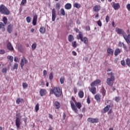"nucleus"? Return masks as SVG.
I'll return each mask as SVG.
<instances>
[{
    "label": "nucleus",
    "instance_id": "obj_1",
    "mask_svg": "<svg viewBox=\"0 0 130 130\" xmlns=\"http://www.w3.org/2000/svg\"><path fill=\"white\" fill-rule=\"evenodd\" d=\"M115 30L117 34H122L123 35V37L125 40L126 43L128 44H130V35H126V33L123 31V29L118 27H116Z\"/></svg>",
    "mask_w": 130,
    "mask_h": 130
},
{
    "label": "nucleus",
    "instance_id": "obj_2",
    "mask_svg": "<svg viewBox=\"0 0 130 130\" xmlns=\"http://www.w3.org/2000/svg\"><path fill=\"white\" fill-rule=\"evenodd\" d=\"M108 75L110 76V78L107 79V84L108 86H113L114 83V80H115V77H114V74L112 72L108 73Z\"/></svg>",
    "mask_w": 130,
    "mask_h": 130
},
{
    "label": "nucleus",
    "instance_id": "obj_3",
    "mask_svg": "<svg viewBox=\"0 0 130 130\" xmlns=\"http://www.w3.org/2000/svg\"><path fill=\"white\" fill-rule=\"evenodd\" d=\"M70 104L72 110H73V111L76 113L78 112V109H81V107H82V104L80 102L75 103V105L74 102L71 101Z\"/></svg>",
    "mask_w": 130,
    "mask_h": 130
},
{
    "label": "nucleus",
    "instance_id": "obj_4",
    "mask_svg": "<svg viewBox=\"0 0 130 130\" xmlns=\"http://www.w3.org/2000/svg\"><path fill=\"white\" fill-rule=\"evenodd\" d=\"M0 13L3 15H10V10L4 5H0Z\"/></svg>",
    "mask_w": 130,
    "mask_h": 130
},
{
    "label": "nucleus",
    "instance_id": "obj_5",
    "mask_svg": "<svg viewBox=\"0 0 130 130\" xmlns=\"http://www.w3.org/2000/svg\"><path fill=\"white\" fill-rule=\"evenodd\" d=\"M52 92L56 97H60L62 93L59 87H54Z\"/></svg>",
    "mask_w": 130,
    "mask_h": 130
},
{
    "label": "nucleus",
    "instance_id": "obj_6",
    "mask_svg": "<svg viewBox=\"0 0 130 130\" xmlns=\"http://www.w3.org/2000/svg\"><path fill=\"white\" fill-rule=\"evenodd\" d=\"M21 117H22L20 115H16L15 124L17 127V128H20L21 124H22V122L21 121Z\"/></svg>",
    "mask_w": 130,
    "mask_h": 130
},
{
    "label": "nucleus",
    "instance_id": "obj_7",
    "mask_svg": "<svg viewBox=\"0 0 130 130\" xmlns=\"http://www.w3.org/2000/svg\"><path fill=\"white\" fill-rule=\"evenodd\" d=\"M26 63H28V60H27V58L23 57L21 59L20 61V67L22 70H23V68H24V66L26 64Z\"/></svg>",
    "mask_w": 130,
    "mask_h": 130
},
{
    "label": "nucleus",
    "instance_id": "obj_8",
    "mask_svg": "<svg viewBox=\"0 0 130 130\" xmlns=\"http://www.w3.org/2000/svg\"><path fill=\"white\" fill-rule=\"evenodd\" d=\"M87 121L91 122V123H97V122H99V119H98V118H88Z\"/></svg>",
    "mask_w": 130,
    "mask_h": 130
},
{
    "label": "nucleus",
    "instance_id": "obj_9",
    "mask_svg": "<svg viewBox=\"0 0 130 130\" xmlns=\"http://www.w3.org/2000/svg\"><path fill=\"white\" fill-rule=\"evenodd\" d=\"M56 13V11H55V9H53L52 11V21H53V22H54V21H55V19L56 18V15H55Z\"/></svg>",
    "mask_w": 130,
    "mask_h": 130
},
{
    "label": "nucleus",
    "instance_id": "obj_10",
    "mask_svg": "<svg viewBox=\"0 0 130 130\" xmlns=\"http://www.w3.org/2000/svg\"><path fill=\"white\" fill-rule=\"evenodd\" d=\"M94 85H91V88H89V91L92 92V94L95 95L96 93L97 89H96V87H94Z\"/></svg>",
    "mask_w": 130,
    "mask_h": 130
},
{
    "label": "nucleus",
    "instance_id": "obj_11",
    "mask_svg": "<svg viewBox=\"0 0 130 130\" xmlns=\"http://www.w3.org/2000/svg\"><path fill=\"white\" fill-rule=\"evenodd\" d=\"M100 83H101V80L97 79L91 83V86H97L98 84H100Z\"/></svg>",
    "mask_w": 130,
    "mask_h": 130
},
{
    "label": "nucleus",
    "instance_id": "obj_12",
    "mask_svg": "<svg viewBox=\"0 0 130 130\" xmlns=\"http://www.w3.org/2000/svg\"><path fill=\"white\" fill-rule=\"evenodd\" d=\"M112 7L113 8V9H114V10H118V9H119L120 8V5H119V4L118 3H113V5H112Z\"/></svg>",
    "mask_w": 130,
    "mask_h": 130
},
{
    "label": "nucleus",
    "instance_id": "obj_13",
    "mask_svg": "<svg viewBox=\"0 0 130 130\" xmlns=\"http://www.w3.org/2000/svg\"><path fill=\"white\" fill-rule=\"evenodd\" d=\"M40 94L41 97H43V96H45L46 94V90L45 89H42L40 90Z\"/></svg>",
    "mask_w": 130,
    "mask_h": 130
},
{
    "label": "nucleus",
    "instance_id": "obj_14",
    "mask_svg": "<svg viewBox=\"0 0 130 130\" xmlns=\"http://www.w3.org/2000/svg\"><path fill=\"white\" fill-rule=\"evenodd\" d=\"M37 15L34 16L32 20V25H34V26H36V24L37 23Z\"/></svg>",
    "mask_w": 130,
    "mask_h": 130
},
{
    "label": "nucleus",
    "instance_id": "obj_15",
    "mask_svg": "<svg viewBox=\"0 0 130 130\" xmlns=\"http://www.w3.org/2000/svg\"><path fill=\"white\" fill-rule=\"evenodd\" d=\"M54 106L56 109H59L60 108V104L58 101H56L54 103Z\"/></svg>",
    "mask_w": 130,
    "mask_h": 130
},
{
    "label": "nucleus",
    "instance_id": "obj_16",
    "mask_svg": "<svg viewBox=\"0 0 130 130\" xmlns=\"http://www.w3.org/2000/svg\"><path fill=\"white\" fill-rule=\"evenodd\" d=\"M100 9H101V7L99 5H96L93 8V10L94 12H99L100 11Z\"/></svg>",
    "mask_w": 130,
    "mask_h": 130
},
{
    "label": "nucleus",
    "instance_id": "obj_17",
    "mask_svg": "<svg viewBox=\"0 0 130 130\" xmlns=\"http://www.w3.org/2000/svg\"><path fill=\"white\" fill-rule=\"evenodd\" d=\"M64 8L66 10H71L72 9V4L70 3H67L64 6Z\"/></svg>",
    "mask_w": 130,
    "mask_h": 130
},
{
    "label": "nucleus",
    "instance_id": "obj_18",
    "mask_svg": "<svg viewBox=\"0 0 130 130\" xmlns=\"http://www.w3.org/2000/svg\"><path fill=\"white\" fill-rule=\"evenodd\" d=\"M7 48L9 50H14V47H13L12 44L10 42H8L7 44Z\"/></svg>",
    "mask_w": 130,
    "mask_h": 130
},
{
    "label": "nucleus",
    "instance_id": "obj_19",
    "mask_svg": "<svg viewBox=\"0 0 130 130\" xmlns=\"http://www.w3.org/2000/svg\"><path fill=\"white\" fill-rule=\"evenodd\" d=\"M94 99L98 101V102H100L101 101V98H100V94H96L94 97Z\"/></svg>",
    "mask_w": 130,
    "mask_h": 130
},
{
    "label": "nucleus",
    "instance_id": "obj_20",
    "mask_svg": "<svg viewBox=\"0 0 130 130\" xmlns=\"http://www.w3.org/2000/svg\"><path fill=\"white\" fill-rule=\"evenodd\" d=\"M7 31L9 33H12V31H13V25L10 24L7 27Z\"/></svg>",
    "mask_w": 130,
    "mask_h": 130
},
{
    "label": "nucleus",
    "instance_id": "obj_21",
    "mask_svg": "<svg viewBox=\"0 0 130 130\" xmlns=\"http://www.w3.org/2000/svg\"><path fill=\"white\" fill-rule=\"evenodd\" d=\"M120 53V49L119 48H117L114 52V55L117 56Z\"/></svg>",
    "mask_w": 130,
    "mask_h": 130
},
{
    "label": "nucleus",
    "instance_id": "obj_22",
    "mask_svg": "<svg viewBox=\"0 0 130 130\" xmlns=\"http://www.w3.org/2000/svg\"><path fill=\"white\" fill-rule=\"evenodd\" d=\"M107 52L108 53H109V54H110L111 55H113L114 51L112 49L108 48L107 49Z\"/></svg>",
    "mask_w": 130,
    "mask_h": 130
},
{
    "label": "nucleus",
    "instance_id": "obj_23",
    "mask_svg": "<svg viewBox=\"0 0 130 130\" xmlns=\"http://www.w3.org/2000/svg\"><path fill=\"white\" fill-rule=\"evenodd\" d=\"M74 36L72 35H70L68 36V41H69V42H72V41H74Z\"/></svg>",
    "mask_w": 130,
    "mask_h": 130
},
{
    "label": "nucleus",
    "instance_id": "obj_24",
    "mask_svg": "<svg viewBox=\"0 0 130 130\" xmlns=\"http://www.w3.org/2000/svg\"><path fill=\"white\" fill-rule=\"evenodd\" d=\"M110 108V106L107 105L106 107L103 109V112L104 113H106L108 110H109V109Z\"/></svg>",
    "mask_w": 130,
    "mask_h": 130
},
{
    "label": "nucleus",
    "instance_id": "obj_25",
    "mask_svg": "<svg viewBox=\"0 0 130 130\" xmlns=\"http://www.w3.org/2000/svg\"><path fill=\"white\" fill-rule=\"evenodd\" d=\"M21 102H24V99L18 98L16 100V104H20Z\"/></svg>",
    "mask_w": 130,
    "mask_h": 130
},
{
    "label": "nucleus",
    "instance_id": "obj_26",
    "mask_svg": "<svg viewBox=\"0 0 130 130\" xmlns=\"http://www.w3.org/2000/svg\"><path fill=\"white\" fill-rule=\"evenodd\" d=\"M81 41H82L83 42H84L85 44H88V38L87 37L83 38Z\"/></svg>",
    "mask_w": 130,
    "mask_h": 130
},
{
    "label": "nucleus",
    "instance_id": "obj_27",
    "mask_svg": "<svg viewBox=\"0 0 130 130\" xmlns=\"http://www.w3.org/2000/svg\"><path fill=\"white\" fill-rule=\"evenodd\" d=\"M40 32L42 34H44V33H45V28L43 26L41 27L40 28Z\"/></svg>",
    "mask_w": 130,
    "mask_h": 130
},
{
    "label": "nucleus",
    "instance_id": "obj_28",
    "mask_svg": "<svg viewBox=\"0 0 130 130\" xmlns=\"http://www.w3.org/2000/svg\"><path fill=\"white\" fill-rule=\"evenodd\" d=\"M60 13L61 16H66V11L63 8H61L60 10Z\"/></svg>",
    "mask_w": 130,
    "mask_h": 130
},
{
    "label": "nucleus",
    "instance_id": "obj_29",
    "mask_svg": "<svg viewBox=\"0 0 130 130\" xmlns=\"http://www.w3.org/2000/svg\"><path fill=\"white\" fill-rule=\"evenodd\" d=\"M79 98H83L84 97V92L83 91H80L78 93Z\"/></svg>",
    "mask_w": 130,
    "mask_h": 130
},
{
    "label": "nucleus",
    "instance_id": "obj_30",
    "mask_svg": "<svg viewBox=\"0 0 130 130\" xmlns=\"http://www.w3.org/2000/svg\"><path fill=\"white\" fill-rule=\"evenodd\" d=\"M83 39V34H82V32H79L78 36H77V39H80V40H82Z\"/></svg>",
    "mask_w": 130,
    "mask_h": 130
},
{
    "label": "nucleus",
    "instance_id": "obj_31",
    "mask_svg": "<svg viewBox=\"0 0 130 130\" xmlns=\"http://www.w3.org/2000/svg\"><path fill=\"white\" fill-rule=\"evenodd\" d=\"M73 6L74 8H76V9H80L81 8V5L78 3H75Z\"/></svg>",
    "mask_w": 130,
    "mask_h": 130
},
{
    "label": "nucleus",
    "instance_id": "obj_32",
    "mask_svg": "<svg viewBox=\"0 0 130 130\" xmlns=\"http://www.w3.org/2000/svg\"><path fill=\"white\" fill-rule=\"evenodd\" d=\"M18 50L20 52H23L24 50L23 49V47L22 46V45H18Z\"/></svg>",
    "mask_w": 130,
    "mask_h": 130
},
{
    "label": "nucleus",
    "instance_id": "obj_33",
    "mask_svg": "<svg viewBox=\"0 0 130 130\" xmlns=\"http://www.w3.org/2000/svg\"><path fill=\"white\" fill-rule=\"evenodd\" d=\"M36 47H37V44L36 43H34L31 45V49L32 50H35L36 49Z\"/></svg>",
    "mask_w": 130,
    "mask_h": 130
},
{
    "label": "nucleus",
    "instance_id": "obj_34",
    "mask_svg": "<svg viewBox=\"0 0 130 130\" xmlns=\"http://www.w3.org/2000/svg\"><path fill=\"white\" fill-rule=\"evenodd\" d=\"M72 45L74 48H76L78 46V44H77V42L74 41L72 43Z\"/></svg>",
    "mask_w": 130,
    "mask_h": 130
},
{
    "label": "nucleus",
    "instance_id": "obj_35",
    "mask_svg": "<svg viewBox=\"0 0 130 130\" xmlns=\"http://www.w3.org/2000/svg\"><path fill=\"white\" fill-rule=\"evenodd\" d=\"M7 58L8 59H9L11 62L14 60V57L13 56H8Z\"/></svg>",
    "mask_w": 130,
    "mask_h": 130
},
{
    "label": "nucleus",
    "instance_id": "obj_36",
    "mask_svg": "<svg viewBox=\"0 0 130 130\" xmlns=\"http://www.w3.org/2000/svg\"><path fill=\"white\" fill-rule=\"evenodd\" d=\"M2 73L3 74H7V72H8V68H4L2 69Z\"/></svg>",
    "mask_w": 130,
    "mask_h": 130
},
{
    "label": "nucleus",
    "instance_id": "obj_37",
    "mask_svg": "<svg viewBox=\"0 0 130 130\" xmlns=\"http://www.w3.org/2000/svg\"><path fill=\"white\" fill-rule=\"evenodd\" d=\"M3 29L5 30V24L3 22H0V29Z\"/></svg>",
    "mask_w": 130,
    "mask_h": 130
},
{
    "label": "nucleus",
    "instance_id": "obj_38",
    "mask_svg": "<svg viewBox=\"0 0 130 130\" xmlns=\"http://www.w3.org/2000/svg\"><path fill=\"white\" fill-rule=\"evenodd\" d=\"M126 63L128 67H130V59L129 58H127L126 59Z\"/></svg>",
    "mask_w": 130,
    "mask_h": 130
},
{
    "label": "nucleus",
    "instance_id": "obj_39",
    "mask_svg": "<svg viewBox=\"0 0 130 130\" xmlns=\"http://www.w3.org/2000/svg\"><path fill=\"white\" fill-rule=\"evenodd\" d=\"M60 82L61 84H63L64 83V77H61L60 79Z\"/></svg>",
    "mask_w": 130,
    "mask_h": 130
},
{
    "label": "nucleus",
    "instance_id": "obj_40",
    "mask_svg": "<svg viewBox=\"0 0 130 130\" xmlns=\"http://www.w3.org/2000/svg\"><path fill=\"white\" fill-rule=\"evenodd\" d=\"M19 66L17 63H15L13 66V70H17L18 69Z\"/></svg>",
    "mask_w": 130,
    "mask_h": 130
},
{
    "label": "nucleus",
    "instance_id": "obj_41",
    "mask_svg": "<svg viewBox=\"0 0 130 130\" xmlns=\"http://www.w3.org/2000/svg\"><path fill=\"white\" fill-rule=\"evenodd\" d=\"M3 22L4 24H7L8 23V18L7 17H5L3 18Z\"/></svg>",
    "mask_w": 130,
    "mask_h": 130
},
{
    "label": "nucleus",
    "instance_id": "obj_42",
    "mask_svg": "<svg viewBox=\"0 0 130 130\" xmlns=\"http://www.w3.org/2000/svg\"><path fill=\"white\" fill-rule=\"evenodd\" d=\"M26 22H27L28 23H30L31 17H30L29 16H28L26 18Z\"/></svg>",
    "mask_w": 130,
    "mask_h": 130
},
{
    "label": "nucleus",
    "instance_id": "obj_43",
    "mask_svg": "<svg viewBox=\"0 0 130 130\" xmlns=\"http://www.w3.org/2000/svg\"><path fill=\"white\" fill-rule=\"evenodd\" d=\"M22 86H23V89H26V88H27L28 87V84H27L26 83H23L22 84Z\"/></svg>",
    "mask_w": 130,
    "mask_h": 130
},
{
    "label": "nucleus",
    "instance_id": "obj_44",
    "mask_svg": "<svg viewBox=\"0 0 130 130\" xmlns=\"http://www.w3.org/2000/svg\"><path fill=\"white\" fill-rule=\"evenodd\" d=\"M35 110L36 112L39 110V104H37L35 107Z\"/></svg>",
    "mask_w": 130,
    "mask_h": 130
},
{
    "label": "nucleus",
    "instance_id": "obj_45",
    "mask_svg": "<svg viewBox=\"0 0 130 130\" xmlns=\"http://www.w3.org/2000/svg\"><path fill=\"white\" fill-rule=\"evenodd\" d=\"M26 3H27V0H22L21 4L22 6H25V5H26Z\"/></svg>",
    "mask_w": 130,
    "mask_h": 130
},
{
    "label": "nucleus",
    "instance_id": "obj_46",
    "mask_svg": "<svg viewBox=\"0 0 130 130\" xmlns=\"http://www.w3.org/2000/svg\"><path fill=\"white\" fill-rule=\"evenodd\" d=\"M49 80H52L53 79V74L52 73H51L50 74V75L49 76Z\"/></svg>",
    "mask_w": 130,
    "mask_h": 130
},
{
    "label": "nucleus",
    "instance_id": "obj_47",
    "mask_svg": "<svg viewBox=\"0 0 130 130\" xmlns=\"http://www.w3.org/2000/svg\"><path fill=\"white\" fill-rule=\"evenodd\" d=\"M124 50H125V51H128V50H127V47H126V45L125 44H123V47H122Z\"/></svg>",
    "mask_w": 130,
    "mask_h": 130
},
{
    "label": "nucleus",
    "instance_id": "obj_48",
    "mask_svg": "<svg viewBox=\"0 0 130 130\" xmlns=\"http://www.w3.org/2000/svg\"><path fill=\"white\" fill-rule=\"evenodd\" d=\"M124 43H122L121 41L119 42L118 46L119 47H122Z\"/></svg>",
    "mask_w": 130,
    "mask_h": 130
},
{
    "label": "nucleus",
    "instance_id": "obj_49",
    "mask_svg": "<svg viewBox=\"0 0 130 130\" xmlns=\"http://www.w3.org/2000/svg\"><path fill=\"white\" fill-rule=\"evenodd\" d=\"M97 24H98V26H99L100 27H101L102 26V22H101V20L98 21Z\"/></svg>",
    "mask_w": 130,
    "mask_h": 130
},
{
    "label": "nucleus",
    "instance_id": "obj_50",
    "mask_svg": "<svg viewBox=\"0 0 130 130\" xmlns=\"http://www.w3.org/2000/svg\"><path fill=\"white\" fill-rule=\"evenodd\" d=\"M6 51L4 49H0V54H5Z\"/></svg>",
    "mask_w": 130,
    "mask_h": 130
},
{
    "label": "nucleus",
    "instance_id": "obj_51",
    "mask_svg": "<svg viewBox=\"0 0 130 130\" xmlns=\"http://www.w3.org/2000/svg\"><path fill=\"white\" fill-rule=\"evenodd\" d=\"M115 100L116 102H119L120 100V98H119V96H117L115 98Z\"/></svg>",
    "mask_w": 130,
    "mask_h": 130
},
{
    "label": "nucleus",
    "instance_id": "obj_52",
    "mask_svg": "<svg viewBox=\"0 0 130 130\" xmlns=\"http://www.w3.org/2000/svg\"><path fill=\"white\" fill-rule=\"evenodd\" d=\"M109 19H110V18L109 17V16L108 15H107L106 17V22L107 23H108L109 22Z\"/></svg>",
    "mask_w": 130,
    "mask_h": 130
},
{
    "label": "nucleus",
    "instance_id": "obj_53",
    "mask_svg": "<svg viewBox=\"0 0 130 130\" xmlns=\"http://www.w3.org/2000/svg\"><path fill=\"white\" fill-rule=\"evenodd\" d=\"M56 9H60V4L59 3H57L56 4Z\"/></svg>",
    "mask_w": 130,
    "mask_h": 130
},
{
    "label": "nucleus",
    "instance_id": "obj_54",
    "mask_svg": "<svg viewBox=\"0 0 130 130\" xmlns=\"http://www.w3.org/2000/svg\"><path fill=\"white\" fill-rule=\"evenodd\" d=\"M102 93L103 97H104L105 96V93H106V91H105V89H103Z\"/></svg>",
    "mask_w": 130,
    "mask_h": 130
},
{
    "label": "nucleus",
    "instance_id": "obj_55",
    "mask_svg": "<svg viewBox=\"0 0 130 130\" xmlns=\"http://www.w3.org/2000/svg\"><path fill=\"white\" fill-rule=\"evenodd\" d=\"M126 8H127V9L128 10V11H129L130 12V4H128L126 5Z\"/></svg>",
    "mask_w": 130,
    "mask_h": 130
},
{
    "label": "nucleus",
    "instance_id": "obj_56",
    "mask_svg": "<svg viewBox=\"0 0 130 130\" xmlns=\"http://www.w3.org/2000/svg\"><path fill=\"white\" fill-rule=\"evenodd\" d=\"M46 75H47V71L46 70H44L43 76L45 77Z\"/></svg>",
    "mask_w": 130,
    "mask_h": 130
},
{
    "label": "nucleus",
    "instance_id": "obj_57",
    "mask_svg": "<svg viewBox=\"0 0 130 130\" xmlns=\"http://www.w3.org/2000/svg\"><path fill=\"white\" fill-rule=\"evenodd\" d=\"M72 53L73 55H74V56H76L77 52H76L75 51H72Z\"/></svg>",
    "mask_w": 130,
    "mask_h": 130
},
{
    "label": "nucleus",
    "instance_id": "obj_58",
    "mask_svg": "<svg viewBox=\"0 0 130 130\" xmlns=\"http://www.w3.org/2000/svg\"><path fill=\"white\" fill-rule=\"evenodd\" d=\"M87 102L88 104H90V98H89V96L87 97Z\"/></svg>",
    "mask_w": 130,
    "mask_h": 130
},
{
    "label": "nucleus",
    "instance_id": "obj_59",
    "mask_svg": "<svg viewBox=\"0 0 130 130\" xmlns=\"http://www.w3.org/2000/svg\"><path fill=\"white\" fill-rule=\"evenodd\" d=\"M121 64L122 66H124L125 64V62L124 61V60H122L121 61Z\"/></svg>",
    "mask_w": 130,
    "mask_h": 130
},
{
    "label": "nucleus",
    "instance_id": "obj_60",
    "mask_svg": "<svg viewBox=\"0 0 130 130\" xmlns=\"http://www.w3.org/2000/svg\"><path fill=\"white\" fill-rule=\"evenodd\" d=\"M86 31H90V26H87L86 27Z\"/></svg>",
    "mask_w": 130,
    "mask_h": 130
},
{
    "label": "nucleus",
    "instance_id": "obj_61",
    "mask_svg": "<svg viewBox=\"0 0 130 130\" xmlns=\"http://www.w3.org/2000/svg\"><path fill=\"white\" fill-rule=\"evenodd\" d=\"M62 119L63 120H64V119H66V113H63Z\"/></svg>",
    "mask_w": 130,
    "mask_h": 130
},
{
    "label": "nucleus",
    "instance_id": "obj_62",
    "mask_svg": "<svg viewBox=\"0 0 130 130\" xmlns=\"http://www.w3.org/2000/svg\"><path fill=\"white\" fill-rule=\"evenodd\" d=\"M14 61H15V62H18V57H14Z\"/></svg>",
    "mask_w": 130,
    "mask_h": 130
},
{
    "label": "nucleus",
    "instance_id": "obj_63",
    "mask_svg": "<svg viewBox=\"0 0 130 130\" xmlns=\"http://www.w3.org/2000/svg\"><path fill=\"white\" fill-rule=\"evenodd\" d=\"M112 25L113 27H115V22H114V21H112Z\"/></svg>",
    "mask_w": 130,
    "mask_h": 130
},
{
    "label": "nucleus",
    "instance_id": "obj_64",
    "mask_svg": "<svg viewBox=\"0 0 130 130\" xmlns=\"http://www.w3.org/2000/svg\"><path fill=\"white\" fill-rule=\"evenodd\" d=\"M79 117L81 119L82 117H83V115L82 114H80L78 115Z\"/></svg>",
    "mask_w": 130,
    "mask_h": 130
}]
</instances>
